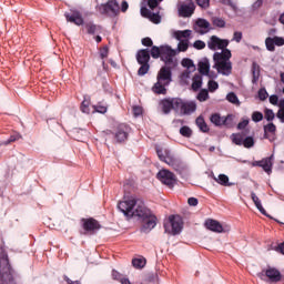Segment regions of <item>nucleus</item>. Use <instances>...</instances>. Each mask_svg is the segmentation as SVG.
<instances>
[{
  "instance_id": "4d7b16f0",
  "label": "nucleus",
  "mask_w": 284,
  "mask_h": 284,
  "mask_svg": "<svg viewBox=\"0 0 284 284\" xmlns=\"http://www.w3.org/2000/svg\"><path fill=\"white\" fill-rule=\"evenodd\" d=\"M93 109L95 112H99V114H105V112H108V106L103 104L93 105Z\"/></svg>"
},
{
  "instance_id": "13d9d810",
  "label": "nucleus",
  "mask_w": 284,
  "mask_h": 284,
  "mask_svg": "<svg viewBox=\"0 0 284 284\" xmlns=\"http://www.w3.org/2000/svg\"><path fill=\"white\" fill-rule=\"evenodd\" d=\"M142 45L145 48H152L154 45V42L152 41V38L146 37L142 39Z\"/></svg>"
},
{
  "instance_id": "603ef678",
  "label": "nucleus",
  "mask_w": 284,
  "mask_h": 284,
  "mask_svg": "<svg viewBox=\"0 0 284 284\" xmlns=\"http://www.w3.org/2000/svg\"><path fill=\"white\" fill-rule=\"evenodd\" d=\"M257 94H258L260 101H265L267 99V97H270V94L267 93V90H265V88L260 89Z\"/></svg>"
},
{
  "instance_id": "864d4df0",
  "label": "nucleus",
  "mask_w": 284,
  "mask_h": 284,
  "mask_svg": "<svg viewBox=\"0 0 284 284\" xmlns=\"http://www.w3.org/2000/svg\"><path fill=\"white\" fill-rule=\"evenodd\" d=\"M132 112H133V116L139 118L143 115V108L139 105H134L132 109Z\"/></svg>"
},
{
  "instance_id": "aec40b11",
  "label": "nucleus",
  "mask_w": 284,
  "mask_h": 284,
  "mask_svg": "<svg viewBox=\"0 0 284 284\" xmlns=\"http://www.w3.org/2000/svg\"><path fill=\"white\" fill-rule=\"evenodd\" d=\"M264 139L270 140V142L276 141V124L275 123H268L264 125Z\"/></svg>"
},
{
  "instance_id": "6ab92c4d",
  "label": "nucleus",
  "mask_w": 284,
  "mask_h": 284,
  "mask_svg": "<svg viewBox=\"0 0 284 284\" xmlns=\"http://www.w3.org/2000/svg\"><path fill=\"white\" fill-rule=\"evenodd\" d=\"M205 227L206 230H210V232H215L216 234H223L225 232V227H223V224L212 219L205 221Z\"/></svg>"
},
{
  "instance_id": "f3484780",
  "label": "nucleus",
  "mask_w": 284,
  "mask_h": 284,
  "mask_svg": "<svg viewBox=\"0 0 284 284\" xmlns=\"http://www.w3.org/2000/svg\"><path fill=\"white\" fill-rule=\"evenodd\" d=\"M214 68L224 77H230V74H232V62L230 61H215Z\"/></svg>"
},
{
  "instance_id": "338daca9",
  "label": "nucleus",
  "mask_w": 284,
  "mask_h": 284,
  "mask_svg": "<svg viewBox=\"0 0 284 284\" xmlns=\"http://www.w3.org/2000/svg\"><path fill=\"white\" fill-rule=\"evenodd\" d=\"M250 125V120H243L239 122L237 130H245Z\"/></svg>"
},
{
  "instance_id": "ddd939ff",
  "label": "nucleus",
  "mask_w": 284,
  "mask_h": 284,
  "mask_svg": "<svg viewBox=\"0 0 284 284\" xmlns=\"http://www.w3.org/2000/svg\"><path fill=\"white\" fill-rule=\"evenodd\" d=\"M194 10H196V4H194V1L192 0H190L189 3L182 2L178 4L179 17H183L184 19L192 17Z\"/></svg>"
},
{
  "instance_id": "f257e3e1",
  "label": "nucleus",
  "mask_w": 284,
  "mask_h": 284,
  "mask_svg": "<svg viewBox=\"0 0 284 284\" xmlns=\"http://www.w3.org/2000/svg\"><path fill=\"white\" fill-rule=\"evenodd\" d=\"M133 216H136L139 221H142L143 224L140 230L144 234H148V232H152V230L156 227V222L159 221L156 215L152 213V210L145 206V202H143V200L141 199H135Z\"/></svg>"
},
{
  "instance_id": "09e8293b",
  "label": "nucleus",
  "mask_w": 284,
  "mask_h": 284,
  "mask_svg": "<svg viewBox=\"0 0 284 284\" xmlns=\"http://www.w3.org/2000/svg\"><path fill=\"white\" fill-rule=\"evenodd\" d=\"M111 276H112L113 281H119V283H121V281H123L125 278V277H123V274H121L116 270H112Z\"/></svg>"
},
{
  "instance_id": "7ed1b4c3",
  "label": "nucleus",
  "mask_w": 284,
  "mask_h": 284,
  "mask_svg": "<svg viewBox=\"0 0 284 284\" xmlns=\"http://www.w3.org/2000/svg\"><path fill=\"white\" fill-rule=\"evenodd\" d=\"M165 234L176 236L183 232V217L180 215H170L169 221L163 224Z\"/></svg>"
},
{
  "instance_id": "1a4fd4ad",
  "label": "nucleus",
  "mask_w": 284,
  "mask_h": 284,
  "mask_svg": "<svg viewBox=\"0 0 284 284\" xmlns=\"http://www.w3.org/2000/svg\"><path fill=\"white\" fill-rule=\"evenodd\" d=\"M121 7H119V1L116 0H109L105 3H102L99 8L100 14H110L111 17L119 16Z\"/></svg>"
},
{
  "instance_id": "0e129e2a",
  "label": "nucleus",
  "mask_w": 284,
  "mask_h": 284,
  "mask_svg": "<svg viewBox=\"0 0 284 284\" xmlns=\"http://www.w3.org/2000/svg\"><path fill=\"white\" fill-rule=\"evenodd\" d=\"M221 3H223V6H230V8H232V10H234L236 12V4L234 3V1L221 0Z\"/></svg>"
},
{
  "instance_id": "f704fd0d",
  "label": "nucleus",
  "mask_w": 284,
  "mask_h": 284,
  "mask_svg": "<svg viewBox=\"0 0 284 284\" xmlns=\"http://www.w3.org/2000/svg\"><path fill=\"white\" fill-rule=\"evenodd\" d=\"M180 134L181 136H184V139H192V134H194V132L190 126L183 125L180 128Z\"/></svg>"
},
{
  "instance_id": "393cba45",
  "label": "nucleus",
  "mask_w": 284,
  "mask_h": 284,
  "mask_svg": "<svg viewBox=\"0 0 284 284\" xmlns=\"http://www.w3.org/2000/svg\"><path fill=\"white\" fill-rule=\"evenodd\" d=\"M251 199L255 205V207L258 210V212H261L263 214V216H268L267 211H265V209L263 207V204L261 203V199H258V196L256 195V193L252 192L251 193Z\"/></svg>"
},
{
  "instance_id": "a19ab883",
  "label": "nucleus",
  "mask_w": 284,
  "mask_h": 284,
  "mask_svg": "<svg viewBox=\"0 0 284 284\" xmlns=\"http://www.w3.org/2000/svg\"><path fill=\"white\" fill-rule=\"evenodd\" d=\"M20 138H21V134L14 133V134L10 135V138L8 140L2 141L0 143V145H10V143H14V141H19Z\"/></svg>"
},
{
  "instance_id": "a18cd8bd",
  "label": "nucleus",
  "mask_w": 284,
  "mask_h": 284,
  "mask_svg": "<svg viewBox=\"0 0 284 284\" xmlns=\"http://www.w3.org/2000/svg\"><path fill=\"white\" fill-rule=\"evenodd\" d=\"M196 26L203 30H210V22L203 18L197 19Z\"/></svg>"
},
{
  "instance_id": "cd10ccee",
  "label": "nucleus",
  "mask_w": 284,
  "mask_h": 284,
  "mask_svg": "<svg viewBox=\"0 0 284 284\" xmlns=\"http://www.w3.org/2000/svg\"><path fill=\"white\" fill-rule=\"evenodd\" d=\"M181 114H192V112H196V103L194 102H183Z\"/></svg>"
},
{
  "instance_id": "49530a36",
  "label": "nucleus",
  "mask_w": 284,
  "mask_h": 284,
  "mask_svg": "<svg viewBox=\"0 0 284 284\" xmlns=\"http://www.w3.org/2000/svg\"><path fill=\"white\" fill-rule=\"evenodd\" d=\"M252 121H254V123H261V121H263V113H261V111L253 112Z\"/></svg>"
},
{
  "instance_id": "3c124183",
  "label": "nucleus",
  "mask_w": 284,
  "mask_h": 284,
  "mask_svg": "<svg viewBox=\"0 0 284 284\" xmlns=\"http://www.w3.org/2000/svg\"><path fill=\"white\" fill-rule=\"evenodd\" d=\"M264 116L266 121H274V116H275L274 111L272 109H265Z\"/></svg>"
},
{
  "instance_id": "0eeeda50",
  "label": "nucleus",
  "mask_w": 284,
  "mask_h": 284,
  "mask_svg": "<svg viewBox=\"0 0 284 284\" xmlns=\"http://www.w3.org/2000/svg\"><path fill=\"white\" fill-rule=\"evenodd\" d=\"M231 141L235 145H243L247 150H250V148H254V143H255L254 138L253 136H246V133L243 132V131L240 132V133H233L231 135Z\"/></svg>"
},
{
  "instance_id": "79ce46f5",
  "label": "nucleus",
  "mask_w": 284,
  "mask_h": 284,
  "mask_svg": "<svg viewBox=\"0 0 284 284\" xmlns=\"http://www.w3.org/2000/svg\"><path fill=\"white\" fill-rule=\"evenodd\" d=\"M80 110L84 114H90V99L84 98V100L81 103Z\"/></svg>"
},
{
  "instance_id": "6e6552de",
  "label": "nucleus",
  "mask_w": 284,
  "mask_h": 284,
  "mask_svg": "<svg viewBox=\"0 0 284 284\" xmlns=\"http://www.w3.org/2000/svg\"><path fill=\"white\" fill-rule=\"evenodd\" d=\"M211 123L215 125L216 128H232L234 125V115L229 114L226 116H221V113H213L210 116Z\"/></svg>"
},
{
  "instance_id": "4468645a",
  "label": "nucleus",
  "mask_w": 284,
  "mask_h": 284,
  "mask_svg": "<svg viewBox=\"0 0 284 284\" xmlns=\"http://www.w3.org/2000/svg\"><path fill=\"white\" fill-rule=\"evenodd\" d=\"M230 45V40H223L216 36H212L207 41L210 50H223Z\"/></svg>"
},
{
  "instance_id": "9b49d317",
  "label": "nucleus",
  "mask_w": 284,
  "mask_h": 284,
  "mask_svg": "<svg viewBox=\"0 0 284 284\" xmlns=\"http://www.w3.org/2000/svg\"><path fill=\"white\" fill-rule=\"evenodd\" d=\"M134 205H136V199H131L129 201L119 202L118 210L126 216V219L134 217Z\"/></svg>"
},
{
  "instance_id": "774afa93",
  "label": "nucleus",
  "mask_w": 284,
  "mask_h": 284,
  "mask_svg": "<svg viewBox=\"0 0 284 284\" xmlns=\"http://www.w3.org/2000/svg\"><path fill=\"white\" fill-rule=\"evenodd\" d=\"M280 110L277 111V119H280L281 123H284V106L283 105H280Z\"/></svg>"
},
{
  "instance_id": "c03bdc74",
  "label": "nucleus",
  "mask_w": 284,
  "mask_h": 284,
  "mask_svg": "<svg viewBox=\"0 0 284 284\" xmlns=\"http://www.w3.org/2000/svg\"><path fill=\"white\" fill-rule=\"evenodd\" d=\"M212 23L215 28H225V20L223 18L213 17Z\"/></svg>"
},
{
  "instance_id": "680f3d73",
  "label": "nucleus",
  "mask_w": 284,
  "mask_h": 284,
  "mask_svg": "<svg viewBox=\"0 0 284 284\" xmlns=\"http://www.w3.org/2000/svg\"><path fill=\"white\" fill-rule=\"evenodd\" d=\"M152 14V11L148 9V7H142L141 8V16L144 17L145 19H150V16Z\"/></svg>"
},
{
  "instance_id": "2f4dec72",
  "label": "nucleus",
  "mask_w": 284,
  "mask_h": 284,
  "mask_svg": "<svg viewBox=\"0 0 284 284\" xmlns=\"http://www.w3.org/2000/svg\"><path fill=\"white\" fill-rule=\"evenodd\" d=\"M84 28L87 30V33L94 36L101 30V26H97L93 22H87L84 24Z\"/></svg>"
},
{
  "instance_id": "de8ad7c7",
  "label": "nucleus",
  "mask_w": 284,
  "mask_h": 284,
  "mask_svg": "<svg viewBox=\"0 0 284 284\" xmlns=\"http://www.w3.org/2000/svg\"><path fill=\"white\" fill-rule=\"evenodd\" d=\"M149 19L152 23L159 24L161 23V14L151 12V16H149Z\"/></svg>"
},
{
  "instance_id": "dca6fc26",
  "label": "nucleus",
  "mask_w": 284,
  "mask_h": 284,
  "mask_svg": "<svg viewBox=\"0 0 284 284\" xmlns=\"http://www.w3.org/2000/svg\"><path fill=\"white\" fill-rule=\"evenodd\" d=\"M158 81H161L164 85H170V83H172V68L169 67V64H165L160 69Z\"/></svg>"
},
{
  "instance_id": "f8f14e48",
  "label": "nucleus",
  "mask_w": 284,
  "mask_h": 284,
  "mask_svg": "<svg viewBox=\"0 0 284 284\" xmlns=\"http://www.w3.org/2000/svg\"><path fill=\"white\" fill-rule=\"evenodd\" d=\"M81 221L85 234H97V232L101 230V223H99L94 217L82 219Z\"/></svg>"
},
{
  "instance_id": "39448f33",
  "label": "nucleus",
  "mask_w": 284,
  "mask_h": 284,
  "mask_svg": "<svg viewBox=\"0 0 284 284\" xmlns=\"http://www.w3.org/2000/svg\"><path fill=\"white\" fill-rule=\"evenodd\" d=\"M258 277L261 281H265L266 283H280V281L283 278V275L276 267H268L258 273Z\"/></svg>"
},
{
  "instance_id": "bf43d9fd",
  "label": "nucleus",
  "mask_w": 284,
  "mask_h": 284,
  "mask_svg": "<svg viewBox=\"0 0 284 284\" xmlns=\"http://www.w3.org/2000/svg\"><path fill=\"white\" fill-rule=\"evenodd\" d=\"M273 41H274L275 45H277V48H282V45H284L283 37L275 36V37H273Z\"/></svg>"
},
{
  "instance_id": "20e7f679",
  "label": "nucleus",
  "mask_w": 284,
  "mask_h": 284,
  "mask_svg": "<svg viewBox=\"0 0 284 284\" xmlns=\"http://www.w3.org/2000/svg\"><path fill=\"white\" fill-rule=\"evenodd\" d=\"M156 154L160 161H163V163H166L168 165L173 168V170H175L176 172L181 171V169L183 168V163H181V160L172 155L170 151L165 150L163 153L162 149H158Z\"/></svg>"
},
{
  "instance_id": "a878e982",
  "label": "nucleus",
  "mask_w": 284,
  "mask_h": 284,
  "mask_svg": "<svg viewBox=\"0 0 284 284\" xmlns=\"http://www.w3.org/2000/svg\"><path fill=\"white\" fill-rule=\"evenodd\" d=\"M168 85L165 82H161L160 80L156 81V83L153 85L152 91L154 94H168Z\"/></svg>"
},
{
  "instance_id": "423d86ee",
  "label": "nucleus",
  "mask_w": 284,
  "mask_h": 284,
  "mask_svg": "<svg viewBox=\"0 0 284 284\" xmlns=\"http://www.w3.org/2000/svg\"><path fill=\"white\" fill-rule=\"evenodd\" d=\"M156 179H159L163 185H166L170 190L174 189L176 185V175L168 169H162L158 172Z\"/></svg>"
},
{
  "instance_id": "a211bd4d",
  "label": "nucleus",
  "mask_w": 284,
  "mask_h": 284,
  "mask_svg": "<svg viewBox=\"0 0 284 284\" xmlns=\"http://www.w3.org/2000/svg\"><path fill=\"white\" fill-rule=\"evenodd\" d=\"M253 168H262L266 174H272V156L264 158L261 161L252 162Z\"/></svg>"
},
{
  "instance_id": "e433bc0d",
  "label": "nucleus",
  "mask_w": 284,
  "mask_h": 284,
  "mask_svg": "<svg viewBox=\"0 0 284 284\" xmlns=\"http://www.w3.org/2000/svg\"><path fill=\"white\" fill-rule=\"evenodd\" d=\"M197 101H200L201 103H203V101H207L210 99V91L207 89H202L197 97H196Z\"/></svg>"
},
{
  "instance_id": "8fccbe9b",
  "label": "nucleus",
  "mask_w": 284,
  "mask_h": 284,
  "mask_svg": "<svg viewBox=\"0 0 284 284\" xmlns=\"http://www.w3.org/2000/svg\"><path fill=\"white\" fill-rule=\"evenodd\" d=\"M207 88H209V92H216V90L219 88V82H216L214 80H209Z\"/></svg>"
},
{
  "instance_id": "b1692460",
  "label": "nucleus",
  "mask_w": 284,
  "mask_h": 284,
  "mask_svg": "<svg viewBox=\"0 0 284 284\" xmlns=\"http://www.w3.org/2000/svg\"><path fill=\"white\" fill-rule=\"evenodd\" d=\"M138 63H150V49H141L136 53Z\"/></svg>"
},
{
  "instance_id": "37998d69",
  "label": "nucleus",
  "mask_w": 284,
  "mask_h": 284,
  "mask_svg": "<svg viewBox=\"0 0 284 284\" xmlns=\"http://www.w3.org/2000/svg\"><path fill=\"white\" fill-rule=\"evenodd\" d=\"M189 48H190V42L187 40H180L178 44L179 52H187Z\"/></svg>"
},
{
  "instance_id": "bb28decb",
  "label": "nucleus",
  "mask_w": 284,
  "mask_h": 284,
  "mask_svg": "<svg viewBox=\"0 0 284 284\" xmlns=\"http://www.w3.org/2000/svg\"><path fill=\"white\" fill-rule=\"evenodd\" d=\"M195 124L199 128L200 132H210V126L207 125V122H205V118H203V115L196 118Z\"/></svg>"
},
{
  "instance_id": "2eb2a0df",
  "label": "nucleus",
  "mask_w": 284,
  "mask_h": 284,
  "mask_svg": "<svg viewBox=\"0 0 284 284\" xmlns=\"http://www.w3.org/2000/svg\"><path fill=\"white\" fill-rule=\"evenodd\" d=\"M64 18L67 19L68 23H74V26H83L85 23V20H83V14L79 10H71V13L65 12Z\"/></svg>"
},
{
  "instance_id": "4be33fe9",
  "label": "nucleus",
  "mask_w": 284,
  "mask_h": 284,
  "mask_svg": "<svg viewBox=\"0 0 284 284\" xmlns=\"http://www.w3.org/2000/svg\"><path fill=\"white\" fill-rule=\"evenodd\" d=\"M163 114H170L173 110L172 98H164L159 103Z\"/></svg>"
},
{
  "instance_id": "c9c22d12",
  "label": "nucleus",
  "mask_w": 284,
  "mask_h": 284,
  "mask_svg": "<svg viewBox=\"0 0 284 284\" xmlns=\"http://www.w3.org/2000/svg\"><path fill=\"white\" fill-rule=\"evenodd\" d=\"M226 101H229V103H232L233 105H241V101L239 100V95H236V93L234 92H230L226 95Z\"/></svg>"
},
{
  "instance_id": "9d476101",
  "label": "nucleus",
  "mask_w": 284,
  "mask_h": 284,
  "mask_svg": "<svg viewBox=\"0 0 284 284\" xmlns=\"http://www.w3.org/2000/svg\"><path fill=\"white\" fill-rule=\"evenodd\" d=\"M130 132H132V128H130V125L125 123L119 124L114 132L115 143H125L130 136Z\"/></svg>"
},
{
  "instance_id": "c756f323",
  "label": "nucleus",
  "mask_w": 284,
  "mask_h": 284,
  "mask_svg": "<svg viewBox=\"0 0 284 284\" xmlns=\"http://www.w3.org/2000/svg\"><path fill=\"white\" fill-rule=\"evenodd\" d=\"M202 87H203V77L201 74H195L193 77V82L191 85L193 92H199V90H201Z\"/></svg>"
},
{
  "instance_id": "58836bf2",
  "label": "nucleus",
  "mask_w": 284,
  "mask_h": 284,
  "mask_svg": "<svg viewBox=\"0 0 284 284\" xmlns=\"http://www.w3.org/2000/svg\"><path fill=\"white\" fill-rule=\"evenodd\" d=\"M265 47H266V50H268V52H274V50H276V44L274 42V38H272V37L266 38Z\"/></svg>"
},
{
  "instance_id": "e2e57ef3",
  "label": "nucleus",
  "mask_w": 284,
  "mask_h": 284,
  "mask_svg": "<svg viewBox=\"0 0 284 284\" xmlns=\"http://www.w3.org/2000/svg\"><path fill=\"white\" fill-rule=\"evenodd\" d=\"M193 47L195 48V50H204L205 43L203 42V40H196L193 43Z\"/></svg>"
},
{
  "instance_id": "7c9ffc66",
  "label": "nucleus",
  "mask_w": 284,
  "mask_h": 284,
  "mask_svg": "<svg viewBox=\"0 0 284 284\" xmlns=\"http://www.w3.org/2000/svg\"><path fill=\"white\" fill-rule=\"evenodd\" d=\"M251 72H252V77H253L252 83H257L258 78L261 77V65H258V63H256V62H253Z\"/></svg>"
},
{
  "instance_id": "69168bd1",
  "label": "nucleus",
  "mask_w": 284,
  "mask_h": 284,
  "mask_svg": "<svg viewBox=\"0 0 284 284\" xmlns=\"http://www.w3.org/2000/svg\"><path fill=\"white\" fill-rule=\"evenodd\" d=\"M146 1L150 10H154V8H159V0H146Z\"/></svg>"
},
{
  "instance_id": "5fc2aeb1",
  "label": "nucleus",
  "mask_w": 284,
  "mask_h": 284,
  "mask_svg": "<svg viewBox=\"0 0 284 284\" xmlns=\"http://www.w3.org/2000/svg\"><path fill=\"white\" fill-rule=\"evenodd\" d=\"M197 6L202 8V10H207L210 8V0H195Z\"/></svg>"
},
{
  "instance_id": "4c0bfd02",
  "label": "nucleus",
  "mask_w": 284,
  "mask_h": 284,
  "mask_svg": "<svg viewBox=\"0 0 284 284\" xmlns=\"http://www.w3.org/2000/svg\"><path fill=\"white\" fill-rule=\"evenodd\" d=\"M138 77H145L150 72V63H139Z\"/></svg>"
},
{
  "instance_id": "412c9836",
  "label": "nucleus",
  "mask_w": 284,
  "mask_h": 284,
  "mask_svg": "<svg viewBox=\"0 0 284 284\" xmlns=\"http://www.w3.org/2000/svg\"><path fill=\"white\" fill-rule=\"evenodd\" d=\"M232 59V51L230 49L224 48L222 49V52H215L213 55V61H230Z\"/></svg>"
},
{
  "instance_id": "052dcab7",
  "label": "nucleus",
  "mask_w": 284,
  "mask_h": 284,
  "mask_svg": "<svg viewBox=\"0 0 284 284\" xmlns=\"http://www.w3.org/2000/svg\"><path fill=\"white\" fill-rule=\"evenodd\" d=\"M183 68H194V61L192 59L185 58L182 60Z\"/></svg>"
},
{
  "instance_id": "ea45409f",
  "label": "nucleus",
  "mask_w": 284,
  "mask_h": 284,
  "mask_svg": "<svg viewBox=\"0 0 284 284\" xmlns=\"http://www.w3.org/2000/svg\"><path fill=\"white\" fill-rule=\"evenodd\" d=\"M190 34H192L191 30L176 31L175 32V39L178 41H181V39H189Z\"/></svg>"
},
{
  "instance_id": "473e14b6",
  "label": "nucleus",
  "mask_w": 284,
  "mask_h": 284,
  "mask_svg": "<svg viewBox=\"0 0 284 284\" xmlns=\"http://www.w3.org/2000/svg\"><path fill=\"white\" fill-rule=\"evenodd\" d=\"M148 261L144 257H135L132 260V265L135 270H143L145 267Z\"/></svg>"
},
{
  "instance_id": "5701e85b",
  "label": "nucleus",
  "mask_w": 284,
  "mask_h": 284,
  "mask_svg": "<svg viewBox=\"0 0 284 284\" xmlns=\"http://www.w3.org/2000/svg\"><path fill=\"white\" fill-rule=\"evenodd\" d=\"M213 180L223 187H232V185H234V182H230V178L226 174H220L217 178L213 176Z\"/></svg>"
},
{
  "instance_id": "6e6d98bb",
  "label": "nucleus",
  "mask_w": 284,
  "mask_h": 284,
  "mask_svg": "<svg viewBox=\"0 0 284 284\" xmlns=\"http://www.w3.org/2000/svg\"><path fill=\"white\" fill-rule=\"evenodd\" d=\"M108 54H110V48H108V45L102 47L100 49V58L108 59Z\"/></svg>"
},
{
  "instance_id": "c85d7f7f",
  "label": "nucleus",
  "mask_w": 284,
  "mask_h": 284,
  "mask_svg": "<svg viewBox=\"0 0 284 284\" xmlns=\"http://www.w3.org/2000/svg\"><path fill=\"white\" fill-rule=\"evenodd\" d=\"M197 70L200 74H203V77H205V74H210V60L205 58L203 61H200L197 64Z\"/></svg>"
},
{
  "instance_id": "f03ea898",
  "label": "nucleus",
  "mask_w": 284,
  "mask_h": 284,
  "mask_svg": "<svg viewBox=\"0 0 284 284\" xmlns=\"http://www.w3.org/2000/svg\"><path fill=\"white\" fill-rule=\"evenodd\" d=\"M149 53L152 59H161L165 65H172L174 63V57H176V51L168 44L160 47L153 45Z\"/></svg>"
},
{
  "instance_id": "72a5a7b5",
  "label": "nucleus",
  "mask_w": 284,
  "mask_h": 284,
  "mask_svg": "<svg viewBox=\"0 0 284 284\" xmlns=\"http://www.w3.org/2000/svg\"><path fill=\"white\" fill-rule=\"evenodd\" d=\"M171 103L174 112H181L183 109V100L181 98H171Z\"/></svg>"
}]
</instances>
